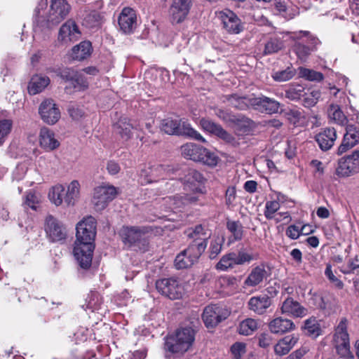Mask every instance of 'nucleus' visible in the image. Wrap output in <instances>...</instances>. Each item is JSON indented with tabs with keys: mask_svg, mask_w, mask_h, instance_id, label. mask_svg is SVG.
Listing matches in <instances>:
<instances>
[{
	"mask_svg": "<svg viewBox=\"0 0 359 359\" xmlns=\"http://www.w3.org/2000/svg\"><path fill=\"white\" fill-rule=\"evenodd\" d=\"M257 258L258 254L250 253L241 249L237 252H231L224 255L216 264L215 268L219 271H226L233 269L236 265L249 264Z\"/></svg>",
	"mask_w": 359,
	"mask_h": 359,
	"instance_id": "6",
	"label": "nucleus"
},
{
	"mask_svg": "<svg viewBox=\"0 0 359 359\" xmlns=\"http://www.w3.org/2000/svg\"><path fill=\"white\" fill-rule=\"evenodd\" d=\"M118 25L125 34H131L137 27V15L135 11L130 8H124L118 17Z\"/></svg>",
	"mask_w": 359,
	"mask_h": 359,
	"instance_id": "20",
	"label": "nucleus"
},
{
	"mask_svg": "<svg viewBox=\"0 0 359 359\" xmlns=\"http://www.w3.org/2000/svg\"><path fill=\"white\" fill-rule=\"evenodd\" d=\"M13 126V121L10 119L0 120V146L4 144L10 134Z\"/></svg>",
	"mask_w": 359,
	"mask_h": 359,
	"instance_id": "50",
	"label": "nucleus"
},
{
	"mask_svg": "<svg viewBox=\"0 0 359 359\" xmlns=\"http://www.w3.org/2000/svg\"><path fill=\"white\" fill-rule=\"evenodd\" d=\"M80 35L81 32L75 21L70 19L61 26L58 40L67 43L78 40Z\"/></svg>",
	"mask_w": 359,
	"mask_h": 359,
	"instance_id": "22",
	"label": "nucleus"
},
{
	"mask_svg": "<svg viewBox=\"0 0 359 359\" xmlns=\"http://www.w3.org/2000/svg\"><path fill=\"white\" fill-rule=\"evenodd\" d=\"M215 114L219 118L229 124H231L235 116V114L222 109H217Z\"/></svg>",
	"mask_w": 359,
	"mask_h": 359,
	"instance_id": "56",
	"label": "nucleus"
},
{
	"mask_svg": "<svg viewBox=\"0 0 359 359\" xmlns=\"http://www.w3.org/2000/svg\"><path fill=\"white\" fill-rule=\"evenodd\" d=\"M71 8L67 0H50L47 22L52 25H58L69 15Z\"/></svg>",
	"mask_w": 359,
	"mask_h": 359,
	"instance_id": "12",
	"label": "nucleus"
},
{
	"mask_svg": "<svg viewBox=\"0 0 359 359\" xmlns=\"http://www.w3.org/2000/svg\"><path fill=\"white\" fill-rule=\"evenodd\" d=\"M231 351L234 359H241V356L246 352V345L243 342H236L231 346Z\"/></svg>",
	"mask_w": 359,
	"mask_h": 359,
	"instance_id": "54",
	"label": "nucleus"
},
{
	"mask_svg": "<svg viewBox=\"0 0 359 359\" xmlns=\"http://www.w3.org/2000/svg\"><path fill=\"white\" fill-rule=\"evenodd\" d=\"M182 155L196 162H201L209 166H215L217 163V157L207 149L194 143H187L181 147Z\"/></svg>",
	"mask_w": 359,
	"mask_h": 359,
	"instance_id": "7",
	"label": "nucleus"
},
{
	"mask_svg": "<svg viewBox=\"0 0 359 359\" xmlns=\"http://www.w3.org/2000/svg\"><path fill=\"white\" fill-rule=\"evenodd\" d=\"M228 311L223 308L211 304L204 309L202 318L207 327H214L228 317Z\"/></svg>",
	"mask_w": 359,
	"mask_h": 359,
	"instance_id": "18",
	"label": "nucleus"
},
{
	"mask_svg": "<svg viewBox=\"0 0 359 359\" xmlns=\"http://www.w3.org/2000/svg\"><path fill=\"white\" fill-rule=\"evenodd\" d=\"M259 346L262 348H267L272 344V337L269 333H262L259 337Z\"/></svg>",
	"mask_w": 359,
	"mask_h": 359,
	"instance_id": "62",
	"label": "nucleus"
},
{
	"mask_svg": "<svg viewBox=\"0 0 359 359\" xmlns=\"http://www.w3.org/2000/svg\"><path fill=\"white\" fill-rule=\"evenodd\" d=\"M302 330L305 335L312 339H316L323 334L319 321L313 316L304 320Z\"/></svg>",
	"mask_w": 359,
	"mask_h": 359,
	"instance_id": "32",
	"label": "nucleus"
},
{
	"mask_svg": "<svg viewBox=\"0 0 359 359\" xmlns=\"http://www.w3.org/2000/svg\"><path fill=\"white\" fill-rule=\"evenodd\" d=\"M280 105L277 100L264 95L254 97L252 101V109L269 114L277 113Z\"/></svg>",
	"mask_w": 359,
	"mask_h": 359,
	"instance_id": "21",
	"label": "nucleus"
},
{
	"mask_svg": "<svg viewBox=\"0 0 359 359\" xmlns=\"http://www.w3.org/2000/svg\"><path fill=\"white\" fill-rule=\"evenodd\" d=\"M337 139V132L334 128H327L316 135V140L323 151L330 149Z\"/></svg>",
	"mask_w": 359,
	"mask_h": 359,
	"instance_id": "29",
	"label": "nucleus"
},
{
	"mask_svg": "<svg viewBox=\"0 0 359 359\" xmlns=\"http://www.w3.org/2000/svg\"><path fill=\"white\" fill-rule=\"evenodd\" d=\"M283 47V41L278 38H271L265 44L264 54L271 55L278 52Z\"/></svg>",
	"mask_w": 359,
	"mask_h": 359,
	"instance_id": "48",
	"label": "nucleus"
},
{
	"mask_svg": "<svg viewBox=\"0 0 359 359\" xmlns=\"http://www.w3.org/2000/svg\"><path fill=\"white\" fill-rule=\"evenodd\" d=\"M65 196V189L62 184H57L52 188L48 194L50 201L55 205H60L64 201Z\"/></svg>",
	"mask_w": 359,
	"mask_h": 359,
	"instance_id": "42",
	"label": "nucleus"
},
{
	"mask_svg": "<svg viewBox=\"0 0 359 359\" xmlns=\"http://www.w3.org/2000/svg\"><path fill=\"white\" fill-rule=\"evenodd\" d=\"M196 331L185 327L178 329L175 335L167 337L164 348L172 353L183 354L188 351L195 341Z\"/></svg>",
	"mask_w": 359,
	"mask_h": 359,
	"instance_id": "2",
	"label": "nucleus"
},
{
	"mask_svg": "<svg viewBox=\"0 0 359 359\" xmlns=\"http://www.w3.org/2000/svg\"><path fill=\"white\" fill-rule=\"evenodd\" d=\"M57 76L65 82H69V87L75 90H85L88 87V82L84 75L73 68L66 67L60 69Z\"/></svg>",
	"mask_w": 359,
	"mask_h": 359,
	"instance_id": "10",
	"label": "nucleus"
},
{
	"mask_svg": "<svg viewBox=\"0 0 359 359\" xmlns=\"http://www.w3.org/2000/svg\"><path fill=\"white\" fill-rule=\"evenodd\" d=\"M329 116L339 125L344 126L347 123L348 119L337 104H331L329 109Z\"/></svg>",
	"mask_w": 359,
	"mask_h": 359,
	"instance_id": "44",
	"label": "nucleus"
},
{
	"mask_svg": "<svg viewBox=\"0 0 359 359\" xmlns=\"http://www.w3.org/2000/svg\"><path fill=\"white\" fill-rule=\"evenodd\" d=\"M320 300L322 303L320 304V307L325 309H332L336 303L335 299L330 294H325Z\"/></svg>",
	"mask_w": 359,
	"mask_h": 359,
	"instance_id": "59",
	"label": "nucleus"
},
{
	"mask_svg": "<svg viewBox=\"0 0 359 359\" xmlns=\"http://www.w3.org/2000/svg\"><path fill=\"white\" fill-rule=\"evenodd\" d=\"M154 175V173L150 175V172L147 170L143 169L140 173L138 181L141 185H146L153 182H156V180L153 179Z\"/></svg>",
	"mask_w": 359,
	"mask_h": 359,
	"instance_id": "57",
	"label": "nucleus"
},
{
	"mask_svg": "<svg viewBox=\"0 0 359 359\" xmlns=\"http://www.w3.org/2000/svg\"><path fill=\"white\" fill-rule=\"evenodd\" d=\"M117 195L116 187L112 185L100 186L94 189L92 203L96 211L104 210Z\"/></svg>",
	"mask_w": 359,
	"mask_h": 359,
	"instance_id": "11",
	"label": "nucleus"
},
{
	"mask_svg": "<svg viewBox=\"0 0 359 359\" xmlns=\"http://www.w3.org/2000/svg\"><path fill=\"white\" fill-rule=\"evenodd\" d=\"M359 143V126L348 125L342 142L338 148V154H342Z\"/></svg>",
	"mask_w": 359,
	"mask_h": 359,
	"instance_id": "19",
	"label": "nucleus"
},
{
	"mask_svg": "<svg viewBox=\"0 0 359 359\" xmlns=\"http://www.w3.org/2000/svg\"><path fill=\"white\" fill-rule=\"evenodd\" d=\"M200 124L203 130L215 135V136L224 140L226 143L233 147L238 145V142H237L236 137L228 131L224 130L221 125L207 118H202L200 121Z\"/></svg>",
	"mask_w": 359,
	"mask_h": 359,
	"instance_id": "17",
	"label": "nucleus"
},
{
	"mask_svg": "<svg viewBox=\"0 0 359 359\" xmlns=\"http://www.w3.org/2000/svg\"><path fill=\"white\" fill-rule=\"evenodd\" d=\"M50 79L48 76L39 75L34 76L28 85V92L30 95H36L41 93L49 84Z\"/></svg>",
	"mask_w": 359,
	"mask_h": 359,
	"instance_id": "36",
	"label": "nucleus"
},
{
	"mask_svg": "<svg viewBox=\"0 0 359 359\" xmlns=\"http://www.w3.org/2000/svg\"><path fill=\"white\" fill-rule=\"evenodd\" d=\"M195 262H196L183 250L177 255L175 266L177 269H182L191 266Z\"/></svg>",
	"mask_w": 359,
	"mask_h": 359,
	"instance_id": "45",
	"label": "nucleus"
},
{
	"mask_svg": "<svg viewBox=\"0 0 359 359\" xmlns=\"http://www.w3.org/2000/svg\"><path fill=\"white\" fill-rule=\"evenodd\" d=\"M271 304L272 299L271 297L267 294H260L252 297L248 302V307L254 313L263 315L266 313Z\"/></svg>",
	"mask_w": 359,
	"mask_h": 359,
	"instance_id": "25",
	"label": "nucleus"
},
{
	"mask_svg": "<svg viewBox=\"0 0 359 359\" xmlns=\"http://www.w3.org/2000/svg\"><path fill=\"white\" fill-rule=\"evenodd\" d=\"M294 323L289 319L283 317H277L269 323V329L271 333L276 334H283L286 332L294 330Z\"/></svg>",
	"mask_w": 359,
	"mask_h": 359,
	"instance_id": "28",
	"label": "nucleus"
},
{
	"mask_svg": "<svg viewBox=\"0 0 359 359\" xmlns=\"http://www.w3.org/2000/svg\"><path fill=\"white\" fill-rule=\"evenodd\" d=\"M156 287L158 292L170 299H178L183 294L182 287L177 279L172 278L157 280Z\"/></svg>",
	"mask_w": 359,
	"mask_h": 359,
	"instance_id": "14",
	"label": "nucleus"
},
{
	"mask_svg": "<svg viewBox=\"0 0 359 359\" xmlns=\"http://www.w3.org/2000/svg\"><path fill=\"white\" fill-rule=\"evenodd\" d=\"M133 126L129 123L127 118L121 117L114 125V132L119 135L121 138L124 141L130 139L132 136Z\"/></svg>",
	"mask_w": 359,
	"mask_h": 359,
	"instance_id": "35",
	"label": "nucleus"
},
{
	"mask_svg": "<svg viewBox=\"0 0 359 359\" xmlns=\"http://www.w3.org/2000/svg\"><path fill=\"white\" fill-rule=\"evenodd\" d=\"M286 116L291 123L296 125L302 117V114L299 110L290 109L286 112Z\"/></svg>",
	"mask_w": 359,
	"mask_h": 359,
	"instance_id": "60",
	"label": "nucleus"
},
{
	"mask_svg": "<svg viewBox=\"0 0 359 359\" xmlns=\"http://www.w3.org/2000/svg\"><path fill=\"white\" fill-rule=\"evenodd\" d=\"M206 248V243H198L190 241L187 248L184 250V253H187L189 256L197 262L201 255L204 252Z\"/></svg>",
	"mask_w": 359,
	"mask_h": 359,
	"instance_id": "41",
	"label": "nucleus"
},
{
	"mask_svg": "<svg viewBox=\"0 0 359 359\" xmlns=\"http://www.w3.org/2000/svg\"><path fill=\"white\" fill-rule=\"evenodd\" d=\"M226 228L236 241H241L243 236V227L240 221L228 220Z\"/></svg>",
	"mask_w": 359,
	"mask_h": 359,
	"instance_id": "47",
	"label": "nucleus"
},
{
	"mask_svg": "<svg viewBox=\"0 0 359 359\" xmlns=\"http://www.w3.org/2000/svg\"><path fill=\"white\" fill-rule=\"evenodd\" d=\"M67 111L74 120H79L83 116V110L74 103H70L68 105Z\"/></svg>",
	"mask_w": 359,
	"mask_h": 359,
	"instance_id": "55",
	"label": "nucleus"
},
{
	"mask_svg": "<svg viewBox=\"0 0 359 359\" xmlns=\"http://www.w3.org/2000/svg\"><path fill=\"white\" fill-rule=\"evenodd\" d=\"M76 240L74 248V255L79 266L84 269L90 268L95 249L94 240L96 235V222L93 217H88L76 225Z\"/></svg>",
	"mask_w": 359,
	"mask_h": 359,
	"instance_id": "1",
	"label": "nucleus"
},
{
	"mask_svg": "<svg viewBox=\"0 0 359 359\" xmlns=\"http://www.w3.org/2000/svg\"><path fill=\"white\" fill-rule=\"evenodd\" d=\"M91 50V43L84 41L72 48L71 57L74 60L82 61L90 55Z\"/></svg>",
	"mask_w": 359,
	"mask_h": 359,
	"instance_id": "33",
	"label": "nucleus"
},
{
	"mask_svg": "<svg viewBox=\"0 0 359 359\" xmlns=\"http://www.w3.org/2000/svg\"><path fill=\"white\" fill-rule=\"evenodd\" d=\"M285 97L292 100L297 101L301 99V97L306 95L305 92V88L300 84H292L290 85L285 90Z\"/></svg>",
	"mask_w": 359,
	"mask_h": 359,
	"instance_id": "40",
	"label": "nucleus"
},
{
	"mask_svg": "<svg viewBox=\"0 0 359 359\" xmlns=\"http://www.w3.org/2000/svg\"><path fill=\"white\" fill-rule=\"evenodd\" d=\"M224 240L219 237L213 239L210 246V258L215 259L221 252Z\"/></svg>",
	"mask_w": 359,
	"mask_h": 359,
	"instance_id": "53",
	"label": "nucleus"
},
{
	"mask_svg": "<svg viewBox=\"0 0 359 359\" xmlns=\"http://www.w3.org/2000/svg\"><path fill=\"white\" fill-rule=\"evenodd\" d=\"M161 130L168 135H186L198 141L205 142V139L191 125L178 118L168 117L163 119L160 124Z\"/></svg>",
	"mask_w": 359,
	"mask_h": 359,
	"instance_id": "5",
	"label": "nucleus"
},
{
	"mask_svg": "<svg viewBox=\"0 0 359 359\" xmlns=\"http://www.w3.org/2000/svg\"><path fill=\"white\" fill-rule=\"evenodd\" d=\"M359 269V259L355 256L353 259H349L347 264L340 267V271L344 274L355 273Z\"/></svg>",
	"mask_w": 359,
	"mask_h": 359,
	"instance_id": "51",
	"label": "nucleus"
},
{
	"mask_svg": "<svg viewBox=\"0 0 359 359\" xmlns=\"http://www.w3.org/2000/svg\"><path fill=\"white\" fill-rule=\"evenodd\" d=\"M236 198V191L235 187H229L227 188L225 194L226 205L230 207L233 205Z\"/></svg>",
	"mask_w": 359,
	"mask_h": 359,
	"instance_id": "58",
	"label": "nucleus"
},
{
	"mask_svg": "<svg viewBox=\"0 0 359 359\" xmlns=\"http://www.w3.org/2000/svg\"><path fill=\"white\" fill-rule=\"evenodd\" d=\"M44 229L51 242H62L67 237L66 226L51 215H48L45 219Z\"/></svg>",
	"mask_w": 359,
	"mask_h": 359,
	"instance_id": "9",
	"label": "nucleus"
},
{
	"mask_svg": "<svg viewBox=\"0 0 359 359\" xmlns=\"http://www.w3.org/2000/svg\"><path fill=\"white\" fill-rule=\"evenodd\" d=\"M151 232V227L148 226H123L118 234L127 248H137L144 251L147 245L144 236Z\"/></svg>",
	"mask_w": 359,
	"mask_h": 359,
	"instance_id": "4",
	"label": "nucleus"
},
{
	"mask_svg": "<svg viewBox=\"0 0 359 359\" xmlns=\"http://www.w3.org/2000/svg\"><path fill=\"white\" fill-rule=\"evenodd\" d=\"M358 155L354 152L349 156L341 158L337 163L335 175L338 177H346L359 172Z\"/></svg>",
	"mask_w": 359,
	"mask_h": 359,
	"instance_id": "15",
	"label": "nucleus"
},
{
	"mask_svg": "<svg viewBox=\"0 0 359 359\" xmlns=\"http://www.w3.org/2000/svg\"><path fill=\"white\" fill-rule=\"evenodd\" d=\"M296 74V70L292 67H288L284 70L277 71L273 73L272 78L278 82L287 81L292 79Z\"/></svg>",
	"mask_w": 359,
	"mask_h": 359,
	"instance_id": "46",
	"label": "nucleus"
},
{
	"mask_svg": "<svg viewBox=\"0 0 359 359\" xmlns=\"http://www.w3.org/2000/svg\"><path fill=\"white\" fill-rule=\"evenodd\" d=\"M273 6L277 13L287 20L293 19L299 14L298 8L287 6L285 1L274 0Z\"/></svg>",
	"mask_w": 359,
	"mask_h": 359,
	"instance_id": "34",
	"label": "nucleus"
},
{
	"mask_svg": "<svg viewBox=\"0 0 359 359\" xmlns=\"http://www.w3.org/2000/svg\"><path fill=\"white\" fill-rule=\"evenodd\" d=\"M325 273L331 282L335 283V285L337 287H339V288L343 287V286H344L343 283L334 275L330 265L327 266L325 271Z\"/></svg>",
	"mask_w": 359,
	"mask_h": 359,
	"instance_id": "61",
	"label": "nucleus"
},
{
	"mask_svg": "<svg viewBox=\"0 0 359 359\" xmlns=\"http://www.w3.org/2000/svg\"><path fill=\"white\" fill-rule=\"evenodd\" d=\"M280 203L278 201H267L265 205L264 216L268 219L274 217V214L280 209Z\"/></svg>",
	"mask_w": 359,
	"mask_h": 359,
	"instance_id": "52",
	"label": "nucleus"
},
{
	"mask_svg": "<svg viewBox=\"0 0 359 359\" xmlns=\"http://www.w3.org/2000/svg\"><path fill=\"white\" fill-rule=\"evenodd\" d=\"M268 273L264 264H260L252 269L244 281V285L248 287H255L259 285L264 279L266 278Z\"/></svg>",
	"mask_w": 359,
	"mask_h": 359,
	"instance_id": "31",
	"label": "nucleus"
},
{
	"mask_svg": "<svg viewBox=\"0 0 359 359\" xmlns=\"http://www.w3.org/2000/svg\"><path fill=\"white\" fill-rule=\"evenodd\" d=\"M286 235L291 239H297L300 236V230L298 226L295 225L289 226L285 232Z\"/></svg>",
	"mask_w": 359,
	"mask_h": 359,
	"instance_id": "64",
	"label": "nucleus"
},
{
	"mask_svg": "<svg viewBox=\"0 0 359 359\" xmlns=\"http://www.w3.org/2000/svg\"><path fill=\"white\" fill-rule=\"evenodd\" d=\"M334 344L337 354L341 358L351 357L350 351L349 336L347 332V320L342 318L337 325L334 335Z\"/></svg>",
	"mask_w": 359,
	"mask_h": 359,
	"instance_id": "8",
	"label": "nucleus"
},
{
	"mask_svg": "<svg viewBox=\"0 0 359 359\" xmlns=\"http://www.w3.org/2000/svg\"><path fill=\"white\" fill-rule=\"evenodd\" d=\"M183 176L180 180L185 184L194 185L195 183H203L205 180L203 175L195 169L186 168L182 170Z\"/></svg>",
	"mask_w": 359,
	"mask_h": 359,
	"instance_id": "38",
	"label": "nucleus"
},
{
	"mask_svg": "<svg viewBox=\"0 0 359 359\" xmlns=\"http://www.w3.org/2000/svg\"><path fill=\"white\" fill-rule=\"evenodd\" d=\"M193 0H172L168 10L170 21L172 25L185 20L192 6Z\"/></svg>",
	"mask_w": 359,
	"mask_h": 359,
	"instance_id": "13",
	"label": "nucleus"
},
{
	"mask_svg": "<svg viewBox=\"0 0 359 359\" xmlns=\"http://www.w3.org/2000/svg\"><path fill=\"white\" fill-rule=\"evenodd\" d=\"M187 238L191 241L198 243H206L208 245V240L210 238L212 231L205 224H197L193 228H190L185 231Z\"/></svg>",
	"mask_w": 359,
	"mask_h": 359,
	"instance_id": "24",
	"label": "nucleus"
},
{
	"mask_svg": "<svg viewBox=\"0 0 359 359\" xmlns=\"http://www.w3.org/2000/svg\"><path fill=\"white\" fill-rule=\"evenodd\" d=\"M231 124L243 133L250 132L255 127V122L243 114H235Z\"/></svg>",
	"mask_w": 359,
	"mask_h": 359,
	"instance_id": "37",
	"label": "nucleus"
},
{
	"mask_svg": "<svg viewBox=\"0 0 359 359\" xmlns=\"http://www.w3.org/2000/svg\"><path fill=\"white\" fill-rule=\"evenodd\" d=\"M280 311L283 314L293 318H303L307 315V309L292 297H287L282 304Z\"/></svg>",
	"mask_w": 359,
	"mask_h": 359,
	"instance_id": "23",
	"label": "nucleus"
},
{
	"mask_svg": "<svg viewBox=\"0 0 359 359\" xmlns=\"http://www.w3.org/2000/svg\"><path fill=\"white\" fill-rule=\"evenodd\" d=\"M225 100L229 104L238 110H247L252 108L254 97L241 96L238 94H231L224 96Z\"/></svg>",
	"mask_w": 359,
	"mask_h": 359,
	"instance_id": "30",
	"label": "nucleus"
},
{
	"mask_svg": "<svg viewBox=\"0 0 359 359\" xmlns=\"http://www.w3.org/2000/svg\"><path fill=\"white\" fill-rule=\"evenodd\" d=\"M39 114L41 120L50 126L55 124L61 116L60 109L52 99H46L40 104Z\"/></svg>",
	"mask_w": 359,
	"mask_h": 359,
	"instance_id": "16",
	"label": "nucleus"
},
{
	"mask_svg": "<svg viewBox=\"0 0 359 359\" xmlns=\"http://www.w3.org/2000/svg\"><path fill=\"white\" fill-rule=\"evenodd\" d=\"M222 23L225 29L233 34H238L242 31L241 20L231 11L226 10L220 13Z\"/></svg>",
	"mask_w": 359,
	"mask_h": 359,
	"instance_id": "27",
	"label": "nucleus"
},
{
	"mask_svg": "<svg viewBox=\"0 0 359 359\" xmlns=\"http://www.w3.org/2000/svg\"><path fill=\"white\" fill-rule=\"evenodd\" d=\"M38 198L36 196L32 193V191H29L27 194L25 196V203L29 208H31L33 210L36 209V204L38 203Z\"/></svg>",
	"mask_w": 359,
	"mask_h": 359,
	"instance_id": "63",
	"label": "nucleus"
},
{
	"mask_svg": "<svg viewBox=\"0 0 359 359\" xmlns=\"http://www.w3.org/2000/svg\"><path fill=\"white\" fill-rule=\"evenodd\" d=\"M258 327L257 322L252 318H247L243 320L238 327L240 334L248 336L252 334Z\"/></svg>",
	"mask_w": 359,
	"mask_h": 359,
	"instance_id": "43",
	"label": "nucleus"
},
{
	"mask_svg": "<svg viewBox=\"0 0 359 359\" xmlns=\"http://www.w3.org/2000/svg\"><path fill=\"white\" fill-rule=\"evenodd\" d=\"M299 73L301 77L311 81H320L323 79L324 76L321 72L314 71L313 69L305 67H299Z\"/></svg>",
	"mask_w": 359,
	"mask_h": 359,
	"instance_id": "49",
	"label": "nucleus"
},
{
	"mask_svg": "<svg viewBox=\"0 0 359 359\" xmlns=\"http://www.w3.org/2000/svg\"><path fill=\"white\" fill-rule=\"evenodd\" d=\"M80 184L78 181H72L68 186L67 190L65 192L64 202L67 206L74 205L76 201L79 196Z\"/></svg>",
	"mask_w": 359,
	"mask_h": 359,
	"instance_id": "39",
	"label": "nucleus"
},
{
	"mask_svg": "<svg viewBox=\"0 0 359 359\" xmlns=\"http://www.w3.org/2000/svg\"><path fill=\"white\" fill-rule=\"evenodd\" d=\"M295 40L292 49L298 60L306 62L312 53L318 50L320 41L309 31H299L293 33Z\"/></svg>",
	"mask_w": 359,
	"mask_h": 359,
	"instance_id": "3",
	"label": "nucleus"
},
{
	"mask_svg": "<svg viewBox=\"0 0 359 359\" xmlns=\"http://www.w3.org/2000/svg\"><path fill=\"white\" fill-rule=\"evenodd\" d=\"M39 144L47 151L57 149L60 144L55 138L54 132L45 126L42 127L39 132Z\"/></svg>",
	"mask_w": 359,
	"mask_h": 359,
	"instance_id": "26",
	"label": "nucleus"
}]
</instances>
